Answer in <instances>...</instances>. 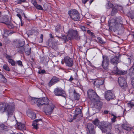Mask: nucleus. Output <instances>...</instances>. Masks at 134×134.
I'll list each match as a JSON object with an SVG mask.
<instances>
[{
	"label": "nucleus",
	"instance_id": "obj_1",
	"mask_svg": "<svg viewBox=\"0 0 134 134\" xmlns=\"http://www.w3.org/2000/svg\"><path fill=\"white\" fill-rule=\"evenodd\" d=\"M37 105L38 107L44 105L43 110L46 114L48 115L51 114L55 107L54 104L50 101L46 97L38 99L37 102Z\"/></svg>",
	"mask_w": 134,
	"mask_h": 134
},
{
	"label": "nucleus",
	"instance_id": "obj_2",
	"mask_svg": "<svg viewBox=\"0 0 134 134\" xmlns=\"http://www.w3.org/2000/svg\"><path fill=\"white\" fill-rule=\"evenodd\" d=\"M14 110V106L11 103H0V111L1 112L6 111L8 117L11 116V115L15 117V115H13Z\"/></svg>",
	"mask_w": 134,
	"mask_h": 134
},
{
	"label": "nucleus",
	"instance_id": "obj_3",
	"mask_svg": "<svg viewBox=\"0 0 134 134\" xmlns=\"http://www.w3.org/2000/svg\"><path fill=\"white\" fill-rule=\"evenodd\" d=\"M122 18L120 16L117 18L116 21L114 19H111L109 23H108V25L111 29H114L117 30L119 27L124 28V25L123 24Z\"/></svg>",
	"mask_w": 134,
	"mask_h": 134
},
{
	"label": "nucleus",
	"instance_id": "obj_4",
	"mask_svg": "<svg viewBox=\"0 0 134 134\" xmlns=\"http://www.w3.org/2000/svg\"><path fill=\"white\" fill-rule=\"evenodd\" d=\"M102 126L100 128L103 132L107 133H109L110 132L111 129V125L110 123L106 122H102Z\"/></svg>",
	"mask_w": 134,
	"mask_h": 134
},
{
	"label": "nucleus",
	"instance_id": "obj_5",
	"mask_svg": "<svg viewBox=\"0 0 134 134\" xmlns=\"http://www.w3.org/2000/svg\"><path fill=\"white\" fill-rule=\"evenodd\" d=\"M68 14L70 18L74 20L77 21L80 19V14L76 9H73L69 11Z\"/></svg>",
	"mask_w": 134,
	"mask_h": 134
},
{
	"label": "nucleus",
	"instance_id": "obj_6",
	"mask_svg": "<svg viewBox=\"0 0 134 134\" xmlns=\"http://www.w3.org/2000/svg\"><path fill=\"white\" fill-rule=\"evenodd\" d=\"M61 64H64L65 63L66 66L69 67H72L74 64L72 59L68 56H66L62 59L61 62Z\"/></svg>",
	"mask_w": 134,
	"mask_h": 134
},
{
	"label": "nucleus",
	"instance_id": "obj_7",
	"mask_svg": "<svg viewBox=\"0 0 134 134\" xmlns=\"http://www.w3.org/2000/svg\"><path fill=\"white\" fill-rule=\"evenodd\" d=\"M102 58L103 60L102 65L104 69L106 71H107L109 70L108 65L109 60L108 57L106 55H103Z\"/></svg>",
	"mask_w": 134,
	"mask_h": 134
},
{
	"label": "nucleus",
	"instance_id": "obj_8",
	"mask_svg": "<svg viewBox=\"0 0 134 134\" xmlns=\"http://www.w3.org/2000/svg\"><path fill=\"white\" fill-rule=\"evenodd\" d=\"M54 93L57 96H62L64 98L66 97V94L65 91L61 87H57L54 90Z\"/></svg>",
	"mask_w": 134,
	"mask_h": 134
},
{
	"label": "nucleus",
	"instance_id": "obj_9",
	"mask_svg": "<svg viewBox=\"0 0 134 134\" xmlns=\"http://www.w3.org/2000/svg\"><path fill=\"white\" fill-rule=\"evenodd\" d=\"M118 83L121 88L125 90L128 89L127 85L125 79L122 77L118 78Z\"/></svg>",
	"mask_w": 134,
	"mask_h": 134
},
{
	"label": "nucleus",
	"instance_id": "obj_10",
	"mask_svg": "<svg viewBox=\"0 0 134 134\" xmlns=\"http://www.w3.org/2000/svg\"><path fill=\"white\" fill-rule=\"evenodd\" d=\"M67 33L68 35L70 38H75L77 40L80 39L78 37V33L77 31L70 29L69 30Z\"/></svg>",
	"mask_w": 134,
	"mask_h": 134
},
{
	"label": "nucleus",
	"instance_id": "obj_11",
	"mask_svg": "<svg viewBox=\"0 0 134 134\" xmlns=\"http://www.w3.org/2000/svg\"><path fill=\"white\" fill-rule=\"evenodd\" d=\"M86 130L88 134H94L95 133L94 126L91 124H88Z\"/></svg>",
	"mask_w": 134,
	"mask_h": 134
},
{
	"label": "nucleus",
	"instance_id": "obj_12",
	"mask_svg": "<svg viewBox=\"0 0 134 134\" xmlns=\"http://www.w3.org/2000/svg\"><path fill=\"white\" fill-rule=\"evenodd\" d=\"M105 96L106 99L108 100L114 99L115 98L114 95L110 91L105 92Z\"/></svg>",
	"mask_w": 134,
	"mask_h": 134
},
{
	"label": "nucleus",
	"instance_id": "obj_13",
	"mask_svg": "<svg viewBox=\"0 0 134 134\" xmlns=\"http://www.w3.org/2000/svg\"><path fill=\"white\" fill-rule=\"evenodd\" d=\"M60 80V79L55 76H53L48 83V85L49 87L57 83Z\"/></svg>",
	"mask_w": 134,
	"mask_h": 134
},
{
	"label": "nucleus",
	"instance_id": "obj_14",
	"mask_svg": "<svg viewBox=\"0 0 134 134\" xmlns=\"http://www.w3.org/2000/svg\"><path fill=\"white\" fill-rule=\"evenodd\" d=\"M104 82V80H96L94 81V85L97 88H98L100 85H103Z\"/></svg>",
	"mask_w": 134,
	"mask_h": 134
},
{
	"label": "nucleus",
	"instance_id": "obj_15",
	"mask_svg": "<svg viewBox=\"0 0 134 134\" xmlns=\"http://www.w3.org/2000/svg\"><path fill=\"white\" fill-rule=\"evenodd\" d=\"M110 62L111 64L114 65H117L119 63L118 57L115 56L112 57L110 60Z\"/></svg>",
	"mask_w": 134,
	"mask_h": 134
},
{
	"label": "nucleus",
	"instance_id": "obj_16",
	"mask_svg": "<svg viewBox=\"0 0 134 134\" xmlns=\"http://www.w3.org/2000/svg\"><path fill=\"white\" fill-rule=\"evenodd\" d=\"M74 117H82V114L81 113V109L77 108L75 110V114L73 115Z\"/></svg>",
	"mask_w": 134,
	"mask_h": 134
},
{
	"label": "nucleus",
	"instance_id": "obj_17",
	"mask_svg": "<svg viewBox=\"0 0 134 134\" xmlns=\"http://www.w3.org/2000/svg\"><path fill=\"white\" fill-rule=\"evenodd\" d=\"M122 127L125 130L129 131L131 130L132 129L130 126L126 121L124 122L122 125Z\"/></svg>",
	"mask_w": 134,
	"mask_h": 134
},
{
	"label": "nucleus",
	"instance_id": "obj_18",
	"mask_svg": "<svg viewBox=\"0 0 134 134\" xmlns=\"http://www.w3.org/2000/svg\"><path fill=\"white\" fill-rule=\"evenodd\" d=\"M93 102L94 103L95 106L97 109H99L101 108L102 105V103L99 101L98 99Z\"/></svg>",
	"mask_w": 134,
	"mask_h": 134
},
{
	"label": "nucleus",
	"instance_id": "obj_19",
	"mask_svg": "<svg viewBox=\"0 0 134 134\" xmlns=\"http://www.w3.org/2000/svg\"><path fill=\"white\" fill-rule=\"evenodd\" d=\"M16 120L17 122L16 126V128L17 129L20 130L26 129V127L24 124H22L21 122H18V120L16 119Z\"/></svg>",
	"mask_w": 134,
	"mask_h": 134
},
{
	"label": "nucleus",
	"instance_id": "obj_20",
	"mask_svg": "<svg viewBox=\"0 0 134 134\" xmlns=\"http://www.w3.org/2000/svg\"><path fill=\"white\" fill-rule=\"evenodd\" d=\"M24 51L25 54L27 56L29 55L31 53V48L29 47V45L27 44L24 46Z\"/></svg>",
	"mask_w": 134,
	"mask_h": 134
},
{
	"label": "nucleus",
	"instance_id": "obj_21",
	"mask_svg": "<svg viewBox=\"0 0 134 134\" xmlns=\"http://www.w3.org/2000/svg\"><path fill=\"white\" fill-rule=\"evenodd\" d=\"M91 95L92 99H90L91 101L93 102L99 99V97L97 95V94L95 92V94L93 93Z\"/></svg>",
	"mask_w": 134,
	"mask_h": 134
},
{
	"label": "nucleus",
	"instance_id": "obj_22",
	"mask_svg": "<svg viewBox=\"0 0 134 134\" xmlns=\"http://www.w3.org/2000/svg\"><path fill=\"white\" fill-rule=\"evenodd\" d=\"M42 120L40 119H36L34 120L33 123L32 124V125L33 126L34 128L36 129H38V125L37 124V122L39 121H41Z\"/></svg>",
	"mask_w": 134,
	"mask_h": 134
},
{
	"label": "nucleus",
	"instance_id": "obj_23",
	"mask_svg": "<svg viewBox=\"0 0 134 134\" xmlns=\"http://www.w3.org/2000/svg\"><path fill=\"white\" fill-rule=\"evenodd\" d=\"M8 21V19L5 16L0 15V22L5 23Z\"/></svg>",
	"mask_w": 134,
	"mask_h": 134
},
{
	"label": "nucleus",
	"instance_id": "obj_24",
	"mask_svg": "<svg viewBox=\"0 0 134 134\" xmlns=\"http://www.w3.org/2000/svg\"><path fill=\"white\" fill-rule=\"evenodd\" d=\"M93 93L95 94V92L93 90L91 89H90L88 90L87 91V96L89 99H92V98L91 97V95H92Z\"/></svg>",
	"mask_w": 134,
	"mask_h": 134
},
{
	"label": "nucleus",
	"instance_id": "obj_25",
	"mask_svg": "<svg viewBox=\"0 0 134 134\" xmlns=\"http://www.w3.org/2000/svg\"><path fill=\"white\" fill-rule=\"evenodd\" d=\"M27 114L29 117H36V113L32 111L27 112Z\"/></svg>",
	"mask_w": 134,
	"mask_h": 134
},
{
	"label": "nucleus",
	"instance_id": "obj_26",
	"mask_svg": "<svg viewBox=\"0 0 134 134\" xmlns=\"http://www.w3.org/2000/svg\"><path fill=\"white\" fill-rule=\"evenodd\" d=\"M24 49V47L23 46H18L17 48L16 49L17 51L19 53L23 54Z\"/></svg>",
	"mask_w": 134,
	"mask_h": 134
},
{
	"label": "nucleus",
	"instance_id": "obj_27",
	"mask_svg": "<svg viewBox=\"0 0 134 134\" xmlns=\"http://www.w3.org/2000/svg\"><path fill=\"white\" fill-rule=\"evenodd\" d=\"M77 73L75 72L74 75H71L70 78L68 80V81L70 82H71L73 81L74 79H76L77 78Z\"/></svg>",
	"mask_w": 134,
	"mask_h": 134
},
{
	"label": "nucleus",
	"instance_id": "obj_28",
	"mask_svg": "<svg viewBox=\"0 0 134 134\" xmlns=\"http://www.w3.org/2000/svg\"><path fill=\"white\" fill-rule=\"evenodd\" d=\"M74 98L77 100H78L80 98V95L77 93L75 90L74 91Z\"/></svg>",
	"mask_w": 134,
	"mask_h": 134
},
{
	"label": "nucleus",
	"instance_id": "obj_29",
	"mask_svg": "<svg viewBox=\"0 0 134 134\" xmlns=\"http://www.w3.org/2000/svg\"><path fill=\"white\" fill-rule=\"evenodd\" d=\"M127 16L131 18V19H134V11L129 12L127 14Z\"/></svg>",
	"mask_w": 134,
	"mask_h": 134
},
{
	"label": "nucleus",
	"instance_id": "obj_30",
	"mask_svg": "<svg viewBox=\"0 0 134 134\" xmlns=\"http://www.w3.org/2000/svg\"><path fill=\"white\" fill-rule=\"evenodd\" d=\"M115 7L118 9L119 11L123 13L124 12L123 7L122 6L118 5H116Z\"/></svg>",
	"mask_w": 134,
	"mask_h": 134
},
{
	"label": "nucleus",
	"instance_id": "obj_31",
	"mask_svg": "<svg viewBox=\"0 0 134 134\" xmlns=\"http://www.w3.org/2000/svg\"><path fill=\"white\" fill-rule=\"evenodd\" d=\"M129 75L131 76H134V68L132 67L129 70Z\"/></svg>",
	"mask_w": 134,
	"mask_h": 134
},
{
	"label": "nucleus",
	"instance_id": "obj_32",
	"mask_svg": "<svg viewBox=\"0 0 134 134\" xmlns=\"http://www.w3.org/2000/svg\"><path fill=\"white\" fill-rule=\"evenodd\" d=\"M106 5L107 8L108 9H109L113 7V4L110 2L107 1Z\"/></svg>",
	"mask_w": 134,
	"mask_h": 134
},
{
	"label": "nucleus",
	"instance_id": "obj_33",
	"mask_svg": "<svg viewBox=\"0 0 134 134\" xmlns=\"http://www.w3.org/2000/svg\"><path fill=\"white\" fill-rule=\"evenodd\" d=\"M127 73V71L122 70H118L117 73L118 74L124 75Z\"/></svg>",
	"mask_w": 134,
	"mask_h": 134
},
{
	"label": "nucleus",
	"instance_id": "obj_34",
	"mask_svg": "<svg viewBox=\"0 0 134 134\" xmlns=\"http://www.w3.org/2000/svg\"><path fill=\"white\" fill-rule=\"evenodd\" d=\"M115 7L113 8L111 12V14L112 16L115 15L118 12L117 10L115 8Z\"/></svg>",
	"mask_w": 134,
	"mask_h": 134
},
{
	"label": "nucleus",
	"instance_id": "obj_35",
	"mask_svg": "<svg viewBox=\"0 0 134 134\" xmlns=\"http://www.w3.org/2000/svg\"><path fill=\"white\" fill-rule=\"evenodd\" d=\"M5 24H6L7 26L9 29H12L14 27V26L13 25L10 23V22H9V21L5 23Z\"/></svg>",
	"mask_w": 134,
	"mask_h": 134
},
{
	"label": "nucleus",
	"instance_id": "obj_36",
	"mask_svg": "<svg viewBox=\"0 0 134 134\" xmlns=\"http://www.w3.org/2000/svg\"><path fill=\"white\" fill-rule=\"evenodd\" d=\"M56 37L61 38L63 41H64V42H66L68 41L67 37L65 35H63L61 37H59L58 36H57Z\"/></svg>",
	"mask_w": 134,
	"mask_h": 134
},
{
	"label": "nucleus",
	"instance_id": "obj_37",
	"mask_svg": "<svg viewBox=\"0 0 134 134\" xmlns=\"http://www.w3.org/2000/svg\"><path fill=\"white\" fill-rule=\"evenodd\" d=\"M61 26L60 24H58L55 28V30L57 32H59L61 28Z\"/></svg>",
	"mask_w": 134,
	"mask_h": 134
},
{
	"label": "nucleus",
	"instance_id": "obj_38",
	"mask_svg": "<svg viewBox=\"0 0 134 134\" xmlns=\"http://www.w3.org/2000/svg\"><path fill=\"white\" fill-rule=\"evenodd\" d=\"M38 32L37 30L34 29H32L31 31V34L32 35L34 34L35 35H37Z\"/></svg>",
	"mask_w": 134,
	"mask_h": 134
},
{
	"label": "nucleus",
	"instance_id": "obj_39",
	"mask_svg": "<svg viewBox=\"0 0 134 134\" xmlns=\"http://www.w3.org/2000/svg\"><path fill=\"white\" fill-rule=\"evenodd\" d=\"M89 0H81L82 3L85 4L86 2ZM94 0H90L89 1L90 5L94 1Z\"/></svg>",
	"mask_w": 134,
	"mask_h": 134
},
{
	"label": "nucleus",
	"instance_id": "obj_40",
	"mask_svg": "<svg viewBox=\"0 0 134 134\" xmlns=\"http://www.w3.org/2000/svg\"><path fill=\"white\" fill-rule=\"evenodd\" d=\"M8 61L9 63L11 64L12 66H14L15 65V61L12 59H10L9 60H8Z\"/></svg>",
	"mask_w": 134,
	"mask_h": 134
},
{
	"label": "nucleus",
	"instance_id": "obj_41",
	"mask_svg": "<svg viewBox=\"0 0 134 134\" xmlns=\"http://www.w3.org/2000/svg\"><path fill=\"white\" fill-rule=\"evenodd\" d=\"M35 7L37 9L40 10H42L43 9L42 7L40 5H38L37 4Z\"/></svg>",
	"mask_w": 134,
	"mask_h": 134
},
{
	"label": "nucleus",
	"instance_id": "obj_42",
	"mask_svg": "<svg viewBox=\"0 0 134 134\" xmlns=\"http://www.w3.org/2000/svg\"><path fill=\"white\" fill-rule=\"evenodd\" d=\"M37 100H37V98H32L31 100V103L32 104H34L36 102L37 103Z\"/></svg>",
	"mask_w": 134,
	"mask_h": 134
},
{
	"label": "nucleus",
	"instance_id": "obj_43",
	"mask_svg": "<svg viewBox=\"0 0 134 134\" xmlns=\"http://www.w3.org/2000/svg\"><path fill=\"white\" fill-rule=\"evenodd\" d=\"M9 32L8 30H6L5 31L4 33L3 34V36L5 37H7L8 36V34H9Z\"/></svg>",
	"mask_w": 134,
	"mask_h": 134
},
{
	"label": "nucleus",
	"instance_id": "obj_44",
	"mask_svg": "<svg viewBox=\"0 0 134 134\" xmlns=\"http://www.w3.org/2000/svg\"><path fill=\"white\" fill-rule=\"evenodd\" d=\"M73 118V119H72V118H67V121L70 122H72L73 121H74L75 120H77V119H76V118Z\"/></svg>",
	"mask_w": 134,
	"mask_h": 134
},
{
	"label": "nucleus",
	"instance_id": "obj_45",
	"mask_svg": "<svg viewBox=\"0 0 134 134\" xmlns=\"http://www.w3.org/2000/svg\"><path fill=\"white\" fill-rule=\"evenodd\" d=\"M93 123L95 125H98L99 123V121L97 119H96L93 121Z\"/></svg>",
	"mask_w": 134,
	"mask_h": 134
},
{
	"label": "nucleus",
	"instance_id": "obj_46",
	"mask_svg": "<svg viewBox=\"0 0 134 134\" xmlns=\"http://www.w3.org/2000/svg\"><path fill=\"white\" fill-rule=\"evenodd\" d=\"M3 69L8 71H9L10 70L9 67L6 64H4L3 66Z\"/></svg>",
	"mask_w": 134,
	"mask_h": 134
},
{
	"label": "nucleus",
	"instance_id": "obj_47",
	"mask_svg": "<svg viewBox=\"0 0 134 134\" xmlns=\"http://www.w3.org/2000/svg\"><path fill=\"white\" fill-rule=\"evenodd\" d=\"M97 39L98 40L99 42L101 44H103L104 43V42L103 41V40H102V39L101 38L99 37H97Z\"/></svg>",
	"mask_w": 134,
	"mask_h": 134
},
{
	"label": "nucleus",
	"instance_id": "obj_48",
	"mask_svg": "<svg viewBox=\"0 0 134 134\" xmlns=\"http://www.w3.org/2000/svg\"><path fill=\"white\" fill-rule=\"evenodd\" d=\"M128 106L132 108L134 107V103L132 102L129 103H128Z\"/></svg>",
	"mask_w": 134,
	"mask_h": 134
},
{
	"label": "nucleus",
	"instance_id": "obj_49",
	"mask_svg": "<svg viewBox=\"0 0 134 134\" xmlns=\"http://www.w3.org/2000/svg\"><path fill=\"white\" fill-rule=\"evenodd\" d=\"M81 30L83 31H86L88 29L87 27H86L84 26H81Z\"/></svg>",
	"mask_w": 134,
	"mask_h": 134
},
{
	"label": "nucleus",
	"instance_id": "obj_50",
	"mask_svg": "<svg viewBox=\"0 0 134 134\" xmlns=\"http://www.w3.org/2000/svg\"><path fill=\"white\" fill-rule=\"evenodd\" d=\"M16 64H18L19 65L21 66H23L22 62L20 60L17 61L16 62Z\"/></svg>",
	"mask_w": 134,
	"mask_h": 134
},
{
	"label": "nucleus",
	"instance_id": "obj_51",
	"mask_svg": "<svg viewBox=\"0 0 134 134\" xmlns=\"http://www.w3.org/2000/svg\"><path fill=\"white\" fill-rule=\"evenodd\" d=\"M24 44V41L19 42L18 46H23Z\"/></svg>",
	"mask_w": 134,
	"mask_h": 134
},
{
	"label": "nucleus",
	"instance_id": "obj_52",
	"mask_svg": "<svg viewBox=\"0 0 134 134\" xmlns=\"http://www.w3.org/2000/svg\"><path fill=\"white\" fill-rule=\"evenodd\" d=\"M31 2L35 7L37 4L36 0H32Z\"/></svg>",
	"mask_w": 134,
	"mask_h": 134
},
{
	"label": "nucleus",
	"instance_id": "obj_53",
	"mask_svg": "<svg viewBox=\"0 0 134 134\" xmlns=\"http://www.w3.org/2000/svg\"><path fill=\"white\" fill-rule=\"evenodd\" d=\"M111 116H113V117H119L118 116L117 117L116 113L113 112H111Z\"/></svg>",
	"mask_w": 134,
	"mask_h": 134
},
{
	"label": "nucleus",
	"instance_id": "obj_54",
	"mask_svg": "<svg viewBox=\"0 0 134 134\" xmlns=\"http://www.w3.org/2000/svg\"><path fill=\"white\" fill-rule=\"evenodd\" d=\"M103 114H107L108 113L110 114H111V113L108 110H105L103 112Z\"/></svg>",
	"mask_w": 134,
	"mask_h": 134
},
{
	"label": "nucleus",
	"instance_id": "obj_55",
	"mask_svg": "<svg viewBox=\"0 0 134 134\" xmlns=\"http://www.w3.org/2000/svg\"><path fill=\"white\" fill-rule=\"evenodd\" d=\"M118 70H119L117 66H115L113 70L115 71L116 73H117Z\"/></svg>",
	"mask_w": 134,
	"mask_h": 134
},
{
	"label": "nucleus",
	"instance_id": "obj_56",
	"mask_svg": "<svg viewBox=\"0 0 134 134\" xmlns=\"http://www.w3.org/2000/svg\"><path fill=\"white\" fill-rule=\"evenodd\" d=\"M25 0H17V2L18 4H21L22 2H25Z\"/></svg>",
	"mask_w": 134,
	"mask_h": 134
},
{
	"label": "nucleus",
	"instance_id": "obj_57",
	"mask_svg": "<svg viewBox=\"0 0 134 134\" xmlns=\"http://www.w3.org/2000/svg\"><path fill=\"white\" fill-rule=\"evenodd\" d=\"M6 58L8 59V60H9L10 59H11V58L12 57L11 56L8 55L7 54L6 55Z\"/></svg>",
	"mask_w": 134,
	"mask_h": 134
},
{
	"label": "nucleus",
	"instance_id": "obj_58",
	"mask_svg": "<svg viewBox=\"0 0 134 134\" xmlns=\"http://www.w3.org/2000/svg\"><path fill=\"white\" fill-rule=\"evenodd\" d=\"M46 72L44 70H41V71H39L38 72V73L39 74H43L45 72Z\"/></svg>",
	"mask_w": 134,
	"mask_h": 134
},
{
	"label": "nucleus",
	"instance_id": "obj_59",
	"mask_svg": "<svg viewBox=\"0 0 134 134\" xmlns=\"http://www.w3.org/2000/svg\"><path fill=\"white\" fill-rule=\"evenodd\" d=\"M16 15L19 18L20 21H21L22 18L20 14L18 13Z\"/></svg>",
	"mask_w": 134,
	"mask_h": 134
},
{
	"label": "nucleus",
	"instance_id": "obj_60",
	"mask_svg": "<svg viewBox=\"0 0 134 134\" xmlns=\"http://www.w3.org/2000/svg\"><path fill=\"white\" fill-rule=\"evenodd\" d=\"M131 83L132 85H134V77H133L132 78Z\"/></svg>",
	"mask_w": 134,
	"mask_h": 134
},
{
	"label": "nucleus",
	"instance_id": "obj_61",
	"mask_svg": "<svg viewBox=\"0 0 134 134\" xmlns=\"http://www.w3.org/2000/svg\"><path fill=\"white\" fill-rule=\"evenodd\" d=\"M116 118H112L111 119V121L112 122H114L116 121Z\"/></svg>",
	"mask_w": 134,
	"mask_h": 134
},
{
	"label": "nucleus",
	"instance_id": "obj_62",
	"mask_svg": "<svg viewBox=\"0 0 134 134\" xmlns=\"http://www.w3.org/2000/svg\"><path fill=\"white\" fill-rule=\"evenodd\" d=\"M86 31H87V33L89 34H90L92 32L90 30H87Z\"/></svg>",
	"mask_w": 134,
	"mask_h": 134
},
{
	"label": "nucleus",
	"instance_id": "obj_63",
	"mask_svg": "<svg viewBox=\"0 0 134 134\" xmlns=\"http://www.w3.org/2000/svg\"><path fill=\"white\" fill-rule=\"evenodd\" d=\"M40 38L41 40H42V41L43 38V34H41V36H40Z\"/></svg>",
	"mask_w": 134,
	"mask_h": 134
},
{
	"label": "nucleus",
	"instance_id": "obj_64",
	"mask_svg": "<svg viewBox=\"0 0 134 134\" xmlns=\"http://www.w3.org/2000/svg\"><path fill=\"white\" fill-rule=\"evenodd\" d=\"M90 35L91 36L93 37L94 36V34L92 32Z\"/></svg>",
	"mask_w": 134,
	"mask_h": 134
}]
</instances>
